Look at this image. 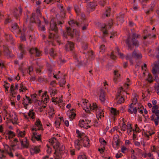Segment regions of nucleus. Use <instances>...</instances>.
<instances>
[{
    "instance_id": "79ce46f5",
    "label": "nucleus",
    "mask_w": 159,
    "mask_h": 159,
    "mask_svg": "<svg viewBox=\"0 0 159 159\" xmlns=\"http://www.w3.org/2000/svg\"><path fill=\"white\" fill-rule=\"evenodd\" d=\"M11 120L12 121V122L14 123H16L17 120V117L16 115H14L12 116V117L11 118Z\"/></svg>"
},
{
    "instance_id": "09e8293b",
    "label": "nucleus",
    "mask_w": 159,
    "mask_h": 159,
    "mask_svg": "<svg viewBox=\"0 0 159 159\" xmlns=\"http://www.w3.org/2000/svg\"><path fill=\"white\" fill-rule=\"evenodd\" d=\"M87 60L86 59L85 61H84L81 60L80 61H79V62L78 65L79 66H81V65H86V61Z\"/></svg>"
},
{
    "instance_id": "6e6d98bb",
    "label": "nucleus",
    "mask_w": 159,
    "mask_h": 159,
    "mask_svg": "<svg viewBox=\"0 0 159 159\" xmlns=\"http://www.w3.org/2000/svg\"><path fill=\"white\" fill-rule=\"evenodd\" d=\"M99 4L101 6L104 7L105 4L104 0H101L99 2Z\"/></svg>"
},
{
    "instance_id": "c9c22d12",
    "label": "nucleus",
    "mask_w": 159,
    "mask_h": 159,
    "mask_svg": "<svg viewBox=\"0 0 159 159\" xmlns=\"http://www.w3.org/2000/svg\"><path fill=\"white\" fill-rule=\"evenodd\" d=\"M35 125L36 126L38 127V130H40L41 129H43L42 128V125L41 124V121L40 120L38 119L36 120L35 122Z\"/></svg>"
},
{
    "instance_id": "58836bf2",
    "label": "nucleus",
    "mask_w": 159,
    "mask_h": 159,
    "mask_svg": "<svg viewBox=\"0 0 159 159\" xmlns=\"http://www.w3.org/2000/svg\"><path fill=\"white\" fill-rule=\"evenodd\" d=\"M114 73L115 75V76L114 77V81L115 82H116L117 80V79L116 77L119 76L120 75V74H119L117 70H114Z\"/></svg>"
},
{
    "instance_id": "dca6fc26",
    "label": "nucleus",
    "mask_w": 159,
    "mask_h": 159,
    "mask_svg": "<svg viewBox=\"0 0 159 159\" xmlns=\"http://www.w3.org/2000/svg\"><path fill=\"white\" fill-rule=\"evenodd\" d=\"M65 48L67 51H72L74 48V44L71 42L67 41V43L65 46Z\"/></svg>"
},
{
    "instance_id": "69168bd1",
    "label": "nucleus",
    "mask_w": 159,
    "mask_h": 159,
    "mask_svg": "<svg viewBox=\"0 0 159 159\" xmlns=\"http://www.w3.org/2000/svg\"><path fill=\"white\" fill-rule=\"evenodd\" d=\"M124 18V15H121L120 16H118L117 17V19L118 20L123 21V18Z\"/></svg>"
},
{
    "instance_id": "ea45409f",
    "label": "nucleus",
    "mask_w": 159,
    "mask_h": 159,
    "mask_svg": "<svg viewBox=\"0 0 159 159\" xmlns=\"http://www.w3.org/2000/svg\"><path fill=\"white\" fill-rule=\"evenodd\" d=\"M79 126L81 127H84L86 125V121L84 120H80L79 121Z\"/></svg>"
},
{
    "instance_id": "0eeeda50",
    "label": "nucleus",
    "mask_w": 159,
    "mask_h": 159,
    "mask_svg": "<svg viewBox=\"0 0 159 159\" xmlns=\"http://www.w3.org/2000/svg\"><path fill=\"white\" fill-rule=\"evenodd\" d=\"M159 72V61H155L154 63V66L152 67V72L154 75Z\"/></svg>"
},
{
    "instance_id": "c85d7f7f",
    "label": "nucleus",
    "mask_w": 159,
    "mask_h": 159,
    "mask_svg": "<svg viewBox=\"0 0 159 159\" xmlns=\"http://www.w3.org/2000/svg\"><path fill=\"white\" fill-rule=\"evenodd\" d=\"M110 8L108 7L106 10L105 12L103 14L102 17H107L109 16H110Z\"/></svg>"
},
{
    "instance_id": "39448f33",
    "label": "nucleus",
    "mask_w": 159,
    "mask_h": 159,
    "mask_svg": "<svg viewBox=\"0 0 159 159\" xmlns=\"http://www.w3.org/2000/svg\"><path fill=\"white\" fill-rule=\"evenodd\" d=\"M53 148L55 149V153H61L64 150V147L62 144H60L59 143H57L55 145H53Z\"/></svg>"
},
{
    "instance_id": "393cba45",
    "label": "nucleus",
    "mask_w": 159,
    "mask_h": 159,
    "mask_svg": "<svg viewBox=\"0 0 159 159\" xmlns=\"http://www.w3.org/2000/svg\"><path fill=\"white\" fill-rule=\"evenodd\" d=\"M74 110V109H72L71 110L68 111L67 113V114L69 117V118H74L76 116V114L74 113L73 111Z\"/></svg>"
},
{
    "instance_id": "13d9d810",
    "label": "nucleus",
    "mask_w": 159,
    "mask_h": 159,
    "mask_svg": "<svg viewBox=\"0 0 159 159\" xmlns=\"http://www.w3.org/2000/svg\"><path fill=\"white\" fill-rule=\"evenodd\" d=\"M86 156L84 155L79 156L78 157V159H86Z\"/></svg>"
},
{
    "instance_id": "6e6552de",
    "label": "nucleus",
    "mask_w": 159,
    "mask_h": 159,
    "mask_svg": "<svg viewBox=\"0 0 159 159\" xmlns=\"http://www.w3.org/2000/svg\"><path fill=\"white\" fill-rule=\"evenodd\" d=\"M80 140L81 141V143H83V146L84 147H89V140L87 136H85L82 139L80 138Z\"/></svg>"
},
{
    "instance_id": "7c9ffc66",
    "label": "nucleus",
    "mask_w": 159,
    "mask_h": 159,
    "mask_svg": "<svg viewBox=\"0 0 159 159\" xmlns=\"http://www.w3.org/2000/svg\"><path fill=\"white\" fill-rule=\"evenodd\" d=\"M7 154L6 152L4 150L0 149V158H5Z\"/></svg>"
},
{
    "instance_id": "c756f323",
    "label": "nucleus",
    "mask_w": 159,
    "mask_h": 159,
    "mask_svg": "<svg viewBox=\"0 0 159 159\" xmlns=\"http://www.w3.org/2000/svg\"><path fill=\"white\" fill-rule=\"evenodd\" d=\"M16 133L18 137H24L25 135V131H23L22 132L20 131L19 129H17L16 130Z\"/></svg>"
},
{
    "instance_id": "473e14b6",
    "label": "nucleus",
    "mask_w": 159,
    "mask_h": 159,
    "mask_svg": "<svg viewBox=\"0 0 159 159\" xmlns=\"http://www.w3.org/2000/svg\"><path fill=\"white\" fill-rule=\"evenodd\" d=\"M131 41L132 42V44L134 46L137 47L139 46V42L138 40L134 38L132 39Z\"/></svg>"
},
{
    "instance_id": "5701e85b",
    "label": "nucleus",
    "mask_w": 159,
    "mask_h": 159,
    "mask_svg": "<svg viewBox=\"0 0 159 159\" xmlns=\"http://www.w3.org/2000/svg\"><path fill=\"white\" fill-rule=\"evenodd\" d=\"M132 127L131 126V125H130L129 127V128L128 126H127V125L124 122L123 123V124L121 127V129L122 131H125L126 129H127V132H128V129L129 130L130 132H131V130H132Z\"/></svg>"
},
{
    "instance_id": "e2e57ef3",
    "label": "nucleus",
    "mask_w": 159,
    "mask_h": 159,
    "mask_svg": "<svg viewBox=\"0 0 159 159\" xmlns=\"http://www.w3.org/2000/svg\"><path fill=\"white\" fill-rule=\"evenodd\" d=\"M137 98L135 96L134 97L132 100V103H133L134 105H135L136 103L137 102Z\"/></svg>"
},
{
    "instance_id": "b1692460",
    "label": "nucleus",
    "mask_w": 159,
    "mask_h": 159,
    "mask_svg": "<svg viewBox=\"0 0 159 159\" xmlns=\"http://www.w3.org/2000/svg\"><path fill=\"white\" fill-rule=\"evenodd\" d=\"M154 113H155V115L157 116V117L155 119V123L156 125H157L158 124L159 120V110L158 109L156 110Z\"/></svg>"
},
{
    "instance_id": "0e129e2a",
    "label": "nucleus",
    "mask_w": 159,
    "mask_h": 159,
    "mask_svg": "<svg viewBox=\"0 0 159 159\" xmlns=\"http://www.w3.org/2000/svg\"><path fill=\"white\" fill-rule=\"evenodd\" d=\"M76 133L78 135V139L80 138V139L81 138L82 134L80 133V132L78 130H77L76 131Z\"/></svg>"
},
{
    "instance_id": "423d86ee",
    "label": "nucleus",
    "mask_w": 159,
    "mask_h": 159,
    "mask_svg": "<svg viewBox=\"0 0 159 159\" xmlns=\"http://www.w3.org/2000/svg\"><path fill=\"white\" fill-rule=\"evenodd\" d=\"M30 21L32 23H34L37 24L38 27H39L41 24V21L39 16L35 15L34 13L32 14V16L30 18Z\"/></svg>"
},
{
    "instance_id": "f8f14e48",
    "label": "nucleus",
    "mask_w": 159,
    "mask_h": 159,
    "mask_svg": "<svg viewBox=\"0 0 159 159\" xmlns=\"http://www.w3.org/2000/svg\"><path fill=\"white\" fill-rule=\"evenodd\" d=\"M116 99H118L117 102L118 104H121L124 102V99L121 93H118L116 97Z\"/></svg>"
},
{
    "instance_id": "052dcab7",
    "label": "nucleus",
    "mask_w": 159,
    "mask_h": 159,
    "mask_svg": "<svg viewBox=\"0 0 159 159\" xmlns=\"http://www.w3.org/2000/svg\"><path fill=\"white\" fill-rule=\"evenodd\" d=\"M20 90L21 91H23V90H26V88L21 83L20 85Z\"/></svg>"
},
{
    "instance_id": "a878e982",
    "label": "nucleus",
    "mask_w": 159,
    "mask_h": 159,
    "mask_svg": "<svg viewBox=\"0 0 159 159\" xmlns=\"http://www.w3.org/2000/svg\"><path fill=\"white\" fill-rule=\"evenodd\" d=\"M33 136H32L31 140L33 141L34 139H36L37 140L39 141L41 140V135H37L36 132H34L33 133Z\"/></svg>"
},
{
    "instance_id": "3c124183",
    "label": "nucleus",
    "mask_w": 159,
    "mask_h": 159,
    "mask_svg": "<svg viewBox=\"0 0 159 159\" xmlns=\"http://www.w3.org/2000/svg\"><path fill=\"white\" fill-rule=\"evenodd\" d=\"M61 153H54L55 154V156H54V157L56 159H59L61 158Z\"/></svg>"
},
{
    "instance_id": "864d4df0",
    "label": "nucleus",
    "mask_w": 159,
    "mask_h": 159,
    "mask_svg": "<svg viewBox=\"0 0 159 159\" xmlns=\"http://www.w3.org/2000/svg\"><path fill=\"white\" fill-rule=\"evenodd\" d=\"M140 36V35L139 34H136L134 33H133L132 38H134V39H135V38L137 39Z\"/></svg>"
},
{
    "instance_id": "4d7b16f0",
    "label": "nucleus",
    "mask_w": 159,
    "mask_h": 159,
    "mask_svg": "<svg viewBox=\"0 0 159 159\" xmlns=\"http://www.w3.org/2000/svg\"><path fill=\"white\" fill-rule=\"evenodd\" d=\"M57 7L61 11H63V6L61 4H58L57 5Z\"/></svg>"
},
{
    "instance_id": "4c0bfd02",
    "label": "nucleus",
    "mask_w": 159,
    "mask_h": 159,
    "mask_svg": "<svg viewBox=\"0 0 159 159\" xmlns=\"http://www.w3.org/2000/svg\"><path fill=\"white\" fill-rule=\"evenodd\" d=\"M35 113L33 111V110H30L28 113L29 116L32 119L34 118Z\"/></svg>"
},
{
    "instance_id": "f3484780",
    "label": "nucleus",
    "mask_w": 159,
    "mask_h": 159,
    "mask_svg": "<svg viewBox=\"0 0 159 159\" xmlns=\"http://www.w3.org/2000/svg\"><path fill=\"white\" fill-rule=\"evenodd\" d=\"M40 151L39 148L36 146L30 148V152L32 155L38 153Z\"/></svg>"
},
{
    "instance_id": "a211bd4d",
    "label": "nucleus",
    "mask_w": 159,
    "mask_h": 159,
    "mask_svg": "<svg viewBox=\"0 0 159 159\" xmlns=\"http://www.w3.org/2000/svg\"><path fill=\"white\" fill-rule=\"evenodd\" d=\"M3 52L4 55L6 56L7 57H10V52L9 51L8 47L4 46Z\"/></svg>"
},
{
    "instance_id": "9d476101",
    "label": "nucleus",
    "mask_w": 159,
    "mask_h": 159,
    "mask_svg": "<svg viewBox=\"0 0 159 159\" xmlns=\"http://www.w3.org/2000/svg\"><path fill=\"white\" fill-rule=\"evenodd\" d=\"M132 57L137 59H140L142 58V55L140 52L136 51L135 49L132 53Z\"/></svg>"
},
{
    "instance_id": "a19ab883",
    "label": "nucleus",
    "mask_w": 159,
    "mask_h": 159,
    "mask_svg": "<svg viewBox=\"0 0 159 159\" xmlns=\"http://www.w3.org/2000/svg\"><path fill=\"white\" fill-rule=\"evenodd\" d=\"M9 134L8 139H10L11 138H13L15 136V134L14 132L11 131H9L8 132Z\"/></svg>"
},
{
    "instance_id": "f03ea898",
    "label": "nucleus",
    "mask_w": 159,
    "mask_h": 159,
    "mask_svg": "<svg viewBox=\"0 0 159 159\" xmlns=\"http://www.w3.org/2000/svg\"><path fill=\"white\" fill-rule=\"evenodd\" d=\"M89 108L91 111H95L96 117L98 120L104 116L103 109L100 107L98 106L96 103H93L92 106L90 105Z\"/></svg>"
},
{
    "instance_id": "bb28decb",
    "label": "nucleus",
    "mask_w": 159,
    "mask_h": 159,
    "mask_svg": "<svg viewBox=\"0 0 159 159\" xmlns=\"http://www.w3.org/2000/svg\"><path fill=\"white\" fill-rule=\"evenodd\" d=\"M126 43L127 46L128 47L129 49L132 50L133 49V48L132 47V45L131 43L130 42V38L129 37L126 40Z\"/></svg>"
},
{
    "instance_id": "de8ad7c7",
    "label": "nucleus",
    "mask_w": 159,
    "mask_h": 159,
    "mask_svg": "<svg viewBox=\"0 0 159 159\" xmlns=\"http://www.w3.org/2000/svg\"><path fill=\"white\" fill-rule=\"evenodd\" d=\"M149 1V0H142L141 3L142 5L143 8L145 7L146 6L145 3H146Z\"/></svg>"
},
{
    "instance_id": "412c9836",
    "label": "nucleus",
    "mask_w": 159,
    "mask_h": 159,
    "mask_svg": "<svg viewBox=\"0 0 159 159\" xmlns=\"http://www.w3.org/2000/svg\"><path fill=\"white\" fill-rule=\"evenodd\" d=\"M92 2H89L87 5L88 7L89 8H90L91 10L94 9L95 6L97 5L95 2L94 1V0H92Z\"/></svg>"
},
{
    "instance_id": "7ed1b4c3",
    "label": "nucleus",
    "mask_w": 159,
    "mask_h": 159,
    "mask_svg": "<svg viewBox=\"0 0 159 159\" xmlns=\"http://www.w3.org/2000/svg\"><path fill=\"white\" fill-rule=\"evenodd\" d=\"M18 49L20 52V53L18 54V57L20 59H22L24 55H25L26 53L25 49V46L23 44L19 43L18 44Z\"/></svg>"
},
{
    "instance_id": "1a4fd4ad",
    "label": "nucleus",
    "mask_w": 159,
    "mask_h": 159,
    "mask_svg": "<svg viewBox=\"0 0 159 159\" xmlns=\"http://www.w3.org/2000/svg\"><path fill=\"white\" fill-rule=\"evenodd\" d=\"M20 141L21 146L24 148H28L29 147V143L27 138H25L23 139H20Z\"/></svg>"
},
{
    "instance_id": "9b49d317",
    "label": "nucleus",
    "mask_w": 159,
    "mask_h": 159,
    "mask_svg": "<svg viewBox=\"0 0 159 159\" xmlns=\"http://www.w3.org/2000/svg\"><path fill=\"white\" fill-rule=\"evenodd\" d=\"M133 103H131L129 105L128 111L131 114H136L137 111V109L134 107Z\"/></svg>"
},
{
    "instance_id": "c03bdc74",
    "label": "nucleus",
    "mask_w": 159,
    "mask_h": 159,
    "mask_svg": "<svg viewBox=\"0 0 159 159\" xmlns=\"http://www.w3.org/2000/svg\"><path fill=\"white\" fill-rule=\"evenodd\" d=\"M5 152H7L11 150V148L9 147L7 144H5L4 145Z\"/></svg>"
},
{
    "instance_id": "5fc2aeb1",
    "label": "nucleus",
    "mask_w": 159,
    "mask_h": 159,
    "mask_svg": "<svg viewBox=\"0 0 159 159\" xmlns=\"http://www.w3.org/2000/svg\"><path fill=\"white\" fill-rule=\"evenodd\" d=\"M88 24H85L84 25V26L82 27V30H87Z\"/></svg>"
},
{
    "instance_id": "cd10ccee",
    "label": "nucleus",
    "mask_w": 159,
    "mask_h": 159,
    "mask_svg": "<svg viewBox=\"0 0 159 159\" xmlns=\"http://www.w3.org/2000/svg\"><path fill=\"white\" fill-rule=\"evenodd\" d=\"M67 33L68 35L70 36L71 37H73L74 30H72L70 27H67L66 28Z\"/></svg>"
},
{
    "instance_id": "338daca9",
    "label": "nucleus",
    "mask_w": 159,
    "mask_h": 159,
    "mask_svg": "<svg viewBox=\"0 0 159 159\" xmlns=\"http://www.w3.org/2000/svg\"><path fill=\"white\" fill-rule=\"evenodd\" d=\"M127 150V148L124 146L121 149V152L123 153H125Z\"/></svg>"
},
{
    "instance_id": "6ab92c4d",
    "label": "nucleus",
    "mask_w": 159,
    "mask_h": 159,
    "mask_svg": "<svg viewBox=\"0 0 159 159\" xmlns=\"http://www.w3.org/2000/svg\"><path fill=\"white\" fill-rule=\"evenodd\" d=\"M118 138V135L114 136L112 142L113 145H116L117 146H119L120 141Z\"/></svg>"
},
{
    "instance_id": "f257e3e1",
    "label": "nucleus",
    "mask_w": 159,
    "mask_h": 159,
    "mask_svg": "<svg viewBox=\"0 0 159 159\" xmlns=\"http://www.w3.org/2000/svg\"><path fill=\"white\" fill-rule=\"evenodd\" d=\"M64 23L63 21H58L57 24L54 22V20H52L51 21L50 24V28L49 29V34L48 37L49 39H52L54 37V34L52 33L51 31H54L57 33L58 31V28L60 29L61 27V25Z\"/></svg>"
},
{
    "instance_id": "603ef678",
    "label": "nucleus",
    "mask_w": 159,
    "mask_h": 159,
    "mask_svg": "<svg viewBox=\"0 0 159 159\" xmlns=\"http://www.w3.org/2000/svg\"><path fill=\"white\" fill-rule=\"evenodd\" d=\"M105 50V46L104 45H101L100 48V52H104Z\"/></svg>"
},
{
    "instance_id": "bf43d9fd",
    "label": "nucleus",
    "mask_w": 159,
    "mask_h": 159,
    "mask_svg": "<svg viewBox=\"0 0 159 159\" xmlns=\"http://www.w3.org/2000/svg\"><path fill=\"white\" fill-rule=\"evenodd\" d=\"M110 57L113 60H115L116 59V56L114 55L113 52H111L110 55Z\"/></svg>"
},
{
    "instance_id": "37998d69",
    "label": "nucleus",
    "mask_w": 159,
    "mask_h": 159,
    "mask_svg": "<svg viewBox=\"0 0 159 159\" xmlns=\"http://www.w3.org/2000/svg\"><path fill=\"white\" fill-rule=\"evenodd\" d=\"M50 54L51 56L53 57H54L56 55V53L54 52V50L53 48H51L50 51Z\"/></svg>"
},
{
    "instance_id": "49530a36",
    "label": "nucleus",
    "mask_w": 159,
    "mask_h": 159,
    "mask_svg": "<svg viewBox=\"0 0 159 159\" xmlns=\"http://www.w3.org/2000/svg\"><path fill=\"white\" fill-rule=\"evenodd\" d=\"M74 9L75 11V12L78 13L80 11V9L79 6L77 5H75L74 6Z\"/></svg>"
},
{
    "instance_id": "680f3d73",
    "label": "nucleus",
    "mask_w": 159,
    "mask_h": 159,
    "mask_svg": "<svg viewBox=\"0 0 159 159\" xmlns=\"http://www.w3.org/2000/svg\"><path fill=\"white\" fill-rule=\"evenodd\" d=\"M148 78L147 79V80L148 81L150 82H152L153 81V80L152 79V75H151L149 74L148 75Z\"/></svg>"
},
{
    "instance_id": "ddd939ff",
    "label": "nucleus",
    "mask_w": 159,
    "mask_h": 159,
    "mask_svg": "<svg viewBox=\"0 0 159 159\" xmlns=\"http://www.w3.org/2000/svg\"><path fill=\"white\" fill-rule=\"evenodd\" d=\"M105 93L104 90L102 89H100L99 99L101 102L102 103H104L106 100Z\"/></svg>"
},
{
    "instance_id": "774afa93",
    "label": "nucleus",
    "mask_w": 159,
    "mask_h": 159,
    "mask_svg": "<svg viewBox=\"0 0 159 159\" xmlns=\"http://www.w3.org/2000/svg\"><path fill=\"white\" fill-rule=\"evenodd\" d=\"M136 157L134 154L131 155V156L128 157V159H136Z\"/></svg>"
},
{
    "instance_id": "e433bc0d",
    "label": "nucleus",
    "mask_w": 159,
    "mask_h": 159,
    "mask_svg": "<svg viewBox=\"0 0 159 159\" xmlns=\"http://www.w3.org/2000/svg\"><path fill=\"white\" fill-rule=\"evenodd\" d=\"M132 55L130 54H127L126 56V59L127 60H129L130 62L131 65H133V63L132 59Z\"/></svg>"
},
{
    "instance_id": "20e7f679",
    "label": "nucleus",
    "mask_w": 159,
    "mask_h": 159,
    "mask_svg": "<svg viewBox=\"0 0 159 159\" xmlns=\"http://www.w3.org/2000/svg\"><path fill=\"white\" fill-rule=\"evenodd\" d=\"M28 51L30 54H34L36 57H39L42 55V52L37 48H30Z\"/></svg>"
},
{
    "instance_id": "4be33fe9",
    "label": "nucleus",
    "mask_w": 159,
    "mask_h": 159,
    "mask_svg": "<svg viewBox=\"0 0 159 159\" xmlns=\"http://www.w3.org/2000/svg\"><path fill=\"white\" fill-rule=\"evenodd\" d=\"M11 30L12 32H14L16 30L18 31V32H20V30L19 28V27L17 24L16 23H14L11 24Z\"/></svg>"
},
{
    "instance_id": "4468645a",
    "label": "nucleus",
    "mask_w": 159,
    "mask_h": 159,
    "mask_svg": "<svg viewBox=\"0 0 159 159\" xmlns=\"http://www.w3.org/2000/svg\"><path fill=\"white\" fill-rule=\"evenodd\" d=\"M5 37L6 40L7 41L9 42L11 44L14 43V40L12 36L8 33H5Z\"/></svg>"
},
{
    "instance_id": "8fccbe9b",
    "label": "nucleus",
    "mask_w": 159,
    "mask_h": 159,
    "mask_svg": "<svg viewBox=\"0 0 159 159\" xmlns=\"http://www.w3.org/2000/svg\"><path fill=\"white\" fill-rule=\"evenodd\" d=\"M158 107L157 105H154L152 108V111L153 113H154L155 112V111L158 109Z\"/></svg>"
},
{
    "instance_id": "2f4dec72",
    "label": "nucleus",
    "mask_w": 159,
    "mask_h": 159,
    "mask_svg": "<svg viewBox=\"0 0 159 159\" xmlns=\"http://www.w3.org/2000/svg\"><path fill=\"white\" fill-rule=\"evenodd\" d=\"M111 113L114 116H116L119 114V111L116 109L112 107L110 110Z\"/></svg>"
},
{
    "instance_id": "2eb2a0df",
    "label": "nucleus",
    "mask_w": 159,
    "mask_h": 159,
    "mask_svg": "<svg viewBox=\"0 0 159 159\" xmlns=\"http://www.w3.org/2000/svg\"><path fill=\"white\" fill-rule=\"evenodd\" d=\"M22 9L20 6H19L18 8L15 9L14 11V16L17 17L21 15Z\"/></svg>"
},
{
    "instance_id": "f704fd0d",
    "label": "nucleus",
    "mask_w": 159,
    "mask_h": 159,
    "mask_svg": "<svg viewBox=\"0 0 159 159\" xmlns=\"http://www.w3.org/2000/svg\"><path fill=\"white\" fill-rule=\"evenodd\" d=\"M69 24L71 26H73L76 25L77 26H78L79 23L77 22L76 21H75L74 20H70L69 22Z\"/></svg>"
},
{
    "instance_id": "72a5a7b5",
    "label": "nucleus",
    "mask_w": 159,
    "mask_h": 159,
    "mask_svg": "<svg viewBox=\"0 0 159 159\" xmlns=\"http://www.w3.org/2000/svg\"><path fill=\"white\" fill-rule=\"evenodd\" d=\"M49 142L50 143H51L52 145H53H53H55V144H56V143H59L57 141L56 139L54 137L52 138L51 139H50Z\"/></svg>"
},
{
    "instance_id": "aec40b11",
    "label": "nucleus",
    "mask_w": 159,
    "mask_h": 159,
    "mask_svg": "<svg viewBox=\"0 0 159 159\" xmlns=\"http://www.w3.org/2000/svg\"><path fill=\"white\" fill-rule=\"evenodd\" d=\"M81 141L80 139V138L78 139L75 140L74 142L75 146V148L77 149L78 150H79L80 146H81Z\"/></svg>"
},
{
    "instance_id": "a18cd8bd",
    "label": "nucleus",
    "mask_w": 159,
    "mask_h": 159,
    "mask_svg": "<svg viewBox=\"0 0 159 159\" xmlns=\"http://www.w3.org/2000/svg\"><path fill=\"white\" fill-rule=\"evenodd\" d=\"M66 81L64 79H62L60 81L59 84L61 87H63V85L65 84Z\"/></svg>"
}]
</instances>
